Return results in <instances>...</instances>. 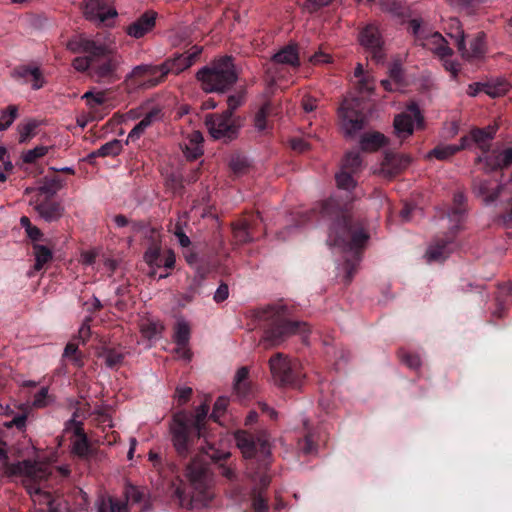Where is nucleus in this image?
Segmentation results:
<instances>
[{"instance_id": "nucleus-13", "label": "nucleus", "mask_w": 512, "mask_h": 512, "mask_svg": "<svg viewBox=\"0 0 512 512\" xmlns=\"http://www.w3.org/2000/svg\"><path fill=\"white\" fill-rule=\"evenodd\" d=\"M358 41L368 56L376 63H380L384 60L385 42L378 25L368 23L363 26L358 34Z\"/></svg>"}, {"instance_id": "nucleus-63", "label": "nucleus", "mask_w": 512, "mask_h": 512, "mask_svg": "<svg viewBox=\"0 0 512 512\" xmlns=\"http://www.w3.org/2000/svg\"><path fill=\"white\" fill-rule=\"evenodd\" d=\"M332 0H306L304 9L309 13H315L324 6L330 4Z\"/></svg>"}, {"instance_id": "nucleus-4", "label": "nucleus", "mask_w": 512, "mask_h": 512, "mask_svg": "<svg viewBox=\"0 0 512 512\" xmlns=\"http://www.w3.org/2000/svg\"><path fill=\"white\" fill-rule=\"evenodd\" d=\"M290 315L289 307L283 303L271 304L254 311L253 317L263 330L261 344L264 348L279 346L292 335L308 331L307 323L293 321Z\"/></svg>"}, {"instance_id": "nucleus-45", "label": "nucleus", "mask_w": 512, "mask_h": 512, "mask_svg": "<svg viewBox=\"0 0 512 512\" xmlns=\"http://www.w3.org/2000/svg\"><path fill=\"white\" fill-rule=\"evenodd\" d=\"M362 167V158L358 151L347 152L343 161L341 169L347 170L357 174Z\"/></svg>"}, {"instance_id": "nucleus-10", "label": "nucleus", "mask_w": 512, "mask_h": 512, "mask_svg": "<svg viewBox=\"0 0 512 512\" xmlns=\"http://www.w3.org/2000/svg\"><path fill=\"white\" fill-rule=\"evenodd\" d=\"M270 371L274 382L283 387L299 388L302 383V373L296 361L277 353L269 361Z\"/></svg>"}, {"instance_id": "nucleus-2", "label": "nucleus", "mask_w": 512, "mask_h": 512, "mask_svg": "<svg viewBox=\"0 0 512 512\" xmlns=\"http://www.w3.org/2000/svg\"><path fill=\"white\" fill-rule=\"evenodd\" d=\"M0 463L7 477H22V483L30 495L35 512H78L72 509L68 500L52 491L51 470L30 459L10 463L7 444L0 439Z\"/></svg>"}, {"instance_id": "nucleus-35", "label": "nucleus", "mask_w": 512, "mask_h": 512, "mask_svg": "<svg viewBox=\"0 0 512 512\" xmlns=\"http://www.w3.org/2000/svg\"><path fill=\"white\" fill-rule=\"evenodd\" d=\"M148 457L149 461L153 465V468L163 478H167L169 476V473H175L179 469L178 466L174 463H164L162 457L154 451H150Z\"/></svg>"}, {"instance_id": "nucleus-53", "label": "nucleus", "mask_w": 512, "mask_h": 512, "mask_svg": "<svg viewBox=\"0 0 512 512\" xmlns=\"http://www.w3.org/2000/svg\"><path fill=\"white\" fill-rule=\"evenodd\" d=\"M37 127H38V122L35 120H31L24 125H19L18 126V130H19V134H20L19 142L25 143V142L29 141L35 135V130Z\"/></svg>"}, {"instance_id": "nucleus-19", "label": "nucleus", "mask_w": 512, "mask_h": 512, "mask_svg": "<svg viewBox=\"0 0 512 512\" xmlns=\"http://www.w3.org/2000/svg\"><path fill=\"white\" fill-rule=\"evenodd\" d=\"M202 53V47L193 46L190 50L182 54H175L173 57L167 58L163 63L167 70V75H178L184 70L190 68Z\"/></svg>"}, {"instance_id": "nucleus-37", "label": "nucleus", "mask_w": 512, "mask_h": 512, "mask_svg": "<svg viewBox=\"0 0 512 512\" xmlns=\"http://www.w3.org/2000/svg\"><path fill=\"white\" fill-rule=\"evenodd\" d=\"M33 254L35 256L34 270L40 271L53 259V253L50 248L42 244H33Z\"/></svg>"}, {"instance_id": "nucleus-55", "label": "nucleus", "mask_w": 512, "mask_h": 512, "mask_svg": "<svg viewBox=\"0 0 512 512\" xmlns=\"http://www.w3.org/2000/svg\"><path fill=\"white\" fill-rule=\"evenodd\" d=\"M48 152V147L46 146H37L33 149L28 150L23 155V161L28 164H32L36 162L39 158L45 156Z\"/></svg>"}, {"instance_id": "nucleus-12", "label": "nucleus", "mask_w": 512, "mask_h": 512, "mask_svg": "<svg viewBox=\"0 0 512 512\" xmlns=\"http://www.w3.org/2000/svg\"><path fill=\"white\" fill-rule=\"evenodd\" d=\"M341 125L346 136L353 137L366 123L364 103L359 98H346L339 108Z\"/></svg>"}, {"instance_id": "nucleus-38", "label": "nucleus", "mask_w": 512, "mask_h": 512, "mask_svg": "<svg viewBox=\"0 0 512 512\" xmlns=\"http://www.w3.org/2000/svg\"><path fill=\"white\" fill-rule=\"evenodd\" d=\"M248 376L249 370L247 367L239 368L235 375L234 390L241 398H246L250 394Z\"/></svg>"}, {"instance_id": "nucleus-51", "label": "nucleus", "mask_w": 512, "mask_h": 512, "mask_svg": "<svg viewBox=\"0 0 512 512\" xmlns=\"http://www.w3.org/2000/svg\"><path fill=\"white\" fill-rule=\"evenodd\" d=\"M398 356L402 363H404L408 368L416 370L421 366V358L418 354L411 353L404 349H400L398 352Z\"/></svg>"}, {"instance_id": "nucleus-30", "label": "nucleus", "mask_w": 512, "mask_h": 512, "mask_svg": "<svg viewBox=\"0 0 512 512\" xmlns=\"http://www.w3.org/2000/svg\"><path fill=\"white\" fill-rule=\"evenodd\" d=\"M124 495L126 501L124 504L127 505V509L130 507L133 508L134 505L140 506V511H143L146 509V502H145V493L143 490L139 489L137 486L128 484L125 486L124 489Z\"/></svg>"}, {"instance_id": "nucleus-7", "label": "nucleus", "mask_w": 512, "mask_h": 512, "mask_svg": "<svg viewBox=\"0 0 512 512\" xmlns=\"http://www.w3.org/2000/svg\"><path fill=\"white\" fill-rule=\"evenodd\" d=\"M209 404L203 403L196 409L194 418L180 413L174 416L170 431L173 446L181 460L191 456L196 442L205 438V420L209 412Z\"/></svg>"}, {"instance_id": "nucleus-3", "label": "nucleus", "mask_w": 512, "mask_h": 512, "mask_svg": "<svg viewBox=\"0 0 512 512\" xmlns=\"http://www.w3.org/2000/svg\"><path fill=\"white\" fill-rule=\"evenodd\" d=\"M238 448L243 457L248 460L247 473L257 481V487L251 492L254 512H268V502L265 491L270 485L271 478L267 471L270 465L271 447L265 431L254 435L247 431H238L235 434Z\"/></svg>"}, {"instance_id": "nucleus-62", "label": "nucleus", "mask_w": 512, "mask_h": 512, "mask_svg": "<svg viewBox=\"0 0 512 512\" xmlns=\"http://www.w3.org/2000/svg\"><path fill=\"white\" fill-rule=\"evenodd\" d=\"M248 166V161L245 158L239 156L232 158L230 162L232 171L238 175L243 174L247 170Z\"/></svg>"}, {"instance_id": "nucleus-39", "label": "nucleus", "mask_w": 512, "mask_h": 512, "mask_svg": "<svg viewBox=\"0 0 512 512\" xmlns=\"http://www.w3.org/2000/svg\"><path fill=\"white\" fill-rule=\"evenodd\" d=\"M64 185V180L59 176L45 177L44 183L38 188L39 196L46 195L45 198L53 197Z\"/></svg>"}, {"instance_id": "nucleus-8", "label": "nucleus", "mask_w": 512, "mask_h": 512, "mask_svg": "<svg viewBox=\"0 0 512 512\" xmlns=\"http://www.w3.org/2000/svg\"><path fill=\"white\" fill-rule=\"evenodd\" d=\"M232 56H222L202 67L196 73V79L206 93H225L238 80V71Z\"/></svg>"}, {"instance_id": "nucleus-33", "label": "nucleus", "mask_w": 512, "mask_h": 512, "mask_svg": "<svg viewBox=\"0 0 512 512\" xmlns=\"http://www.w3.org/2000/svg\"><path fill=\"white\" fill-rule=\"evenodd\" d=\"M493 131L488 129L475 128L471 130L469 138L468 148L472 143H475L482 151L486 152L489 150V141L493 138Z\"/></svg>"}, {"instance_id": "nucleus-5", "label": "nucleus", "mask_w": 512, "mask_h": 512, "mask_svg": "<svg viewBox=\"0 0 512 512\" xmlns=\"http://www.w3.org/2000/svg\"><path fill=\"white\" fill-rule=\"evenodd\" d=\"M67 49L71 52L92 53V78L97 82L112 83L119 79L117 70L123 63V58L102 39L88 38L83 34L76 35L68 40Z\"/></svg>"}, {"instance_id": "nucleus-57", "label": "nucleus", "mask_w": 512, "mask_h": 512, "mask_svg": "<svg viewBox=\"0 0 512 512\" xmlns=\"http://www.w3.org/2000/svg\"><path fill=\"white\" fill-rule=\"evenodd\" d=\"M300 451L305 455H310L316 452V444L311 434H307L302 440L298 442Z\"/></svg>"}, {"instance_id": "nucleus-36", "label": "nucleus", "mask_w": 512, "mask_h": 512, "mask_svg": "<svg viewBox=\"0 0 512 512\" xmlns=\"http://www.w3.org/2000/svg\"><path fill=\"white\" fill-rule=\"evenodd\" d=\"M428 41H430L432 44H434V47L431 49L442 60L452 56L453 50L448 46V42L445 40V38L439 32L432 33L429 36Z\"/></svg>"}, {"instance_id": "nucleus-49", "label": "nucleus", "mask_w": 512, "mask_h": 512, "mask_svg": "<svg viewBox=\"0 0 512 512\" xmlns=\"http://www.w3.org/2000/svg\"><path fill=\"white\" fill-rule=\"evenodd\" d=\"M85 56L76 57L72 61V66L78 72H89V75L92 77V62L94 57H92V53L83 52Z\"/></svg>"}, {"instance_id": "nucleus-17", "label": "nucleus", "mask_w": 512, "mask_h": 512, "mask_svg": "<svg viewBox=\"0 0 512 512\" xmlns=\"http://www.w3.org/2000/svg\"><path fill=\"white\" fill-rule=\"evenodd\" d=\"M11 77L20 84L30 85L33 90H39L45 84V78L40 67L34 63L14 67L11 71Z\"/></svg>"}, {"instance_id": "nucleus-64", "label": "nucleus", "mask_w": 512, "mask_h": 512, "mask_svg": "<svg viewBox=\"0 0 512 512\" xmlns=\"http://www.w3.org/2000/svg\"><path fill=\"white\" fill-rule=\"evenodd\" d=\"M48 388L42 387L34 396L33 406L42 408L47 405Z\"/></svg>"}, {"instance_id": "nucleus-24", "label": "nucleus", "mask_w": 512, "mask_h": 512, "mask_svg": "<svg viewBox=\"0 0 512 512\" xmlns=\"http://www.w3.org/2000/svg\"><path fill=\"white\" fill-rule=\"evenodd\" d=\"M35 210L38 215L46 222H54L60 219L63 215V206L51 198L40 199L37 198Z\"/></svg>"}, {"instance_id": "nucleus-40", "label": "nucleus", "mask_w": 512, "mask_h": 512, "mask_svg": "<svg viewBox=\"0 0 512 512\" xmlns=\"http://www.w3.org/2000/svg\"><path fill=\"white\" fill-rule=\"evenodd\" d=\"M97 512H128V510L123 501L111 496H103L98 501Z\"/></svg>"}, {"instance_id": "nucleus-20", "label": "nucleus", "mask_w": 512, "mask_h": 512, "mask_svg": "<svg viewBox=\"0 0 512 512\" xmlns=\"http://www.w3.org/2000/svg\"><path fill=\"white\" fill-rule=\"evenodd\" d=\"M84 15L89 21L109 25V21L117 16V11L106 0H87Z\"/></svg>"}, {"instance_id": "nucleus-14", "label": "nucleus", "mask_w": 512, "mask_h": 512, "mask_svg": "<svg viewBox=\"0 0 512 512\" xmlns=\"http://www.w3.org/2000/svg\"><path fill=\"white\" fill-rule=\"evenodd\" d=\"M414 125L418 129L424 128V117L419 106L412 102L407 106L406 112L397 115L394 119V129L398 137L405 139L414 131Z\"/></svg>"}, {"instance_id": "nucleus-15", "label": "nucleus", "mask_w": 512, "mask_h": 512, "mask_svg": "<svg viewBox=\"0 0 512 512\" xmlns=\"http://www.w3.org/2000/svg\"><path fill=\"white\" fill-rule=\"evenodd\" d=\"M262 223L259 212L246 213L242 218L233 223V237L239 244H245L255 239L257 228Z\"/></svg>"}, {"instance_id": "nucleus-41", "label": "nucleus", "mask_w": 512, "mask_h": 512, "mask_svg": "<svg viewBox=\"0 0 512 512\" xmlns=\"http://www.w3.org/2000/svg\"><path fill=\"white\" fill-rule=\"evenodd\" d=\"M275 107L271 102H265L254 118V125L257 130L265 131L268 129L267 118L274 114Z\"/></svg>"}, {"instance_id": "nucleus-16", "label": "nucleus", "mask_w": 512, "mask_h": 512, "mask_svg": "<svg viewBox=\"0 0 512 512\" xmlns=\"http://www.w3.org/2000/svg\"><path fill=\"white\" fill-rule=\"evenodd\" d=\"M143 259L150 268L174 269L176 256L173 250L167 249L162 252L161 243L152 241L144 252Z\"/></svg>"}, {"instance_id": "nucleus-56", "label": "nucleus", "mask_w": 512, "mask_h": 512, "mask_svg": "<svg viewBox=\"0 0 512 512\" xmlns=\"http://www.w3.org/2000/svg\"><path fill=\"white\" fill-rule=\"evenodd\" d=\"M228 403V398L223 396L219 397L214 403L213 411L210 415V418L213 419L215 422H220V417L226 411Z\"/></svg>"}, {"instance_id": "nucleus-34", "label": "nucleus", "mask_w": 512, "mask_h": 512, "mask_svg": "<svg viewBox=\"0 0 512 512\" xmlns=\"http://www.w3.org/2000/svg\"><path fill=\"white\" fill-rule=\"evenodd\" d=\"M484 93L491 98L504 96L510 89V84L501 78L483 82Z\"/></svg>"}, {"instance_id": "nucleus-44", "label": "nucleus", "mask_w": 512, "mask_h": 512, "mask_svg": "<svg viewBox=\"0 0 512 512\" xmlns=\"http://www.w3.org/2000/svg\"><path fill=\"white\" fill-rule=\"evenodd\" d=\"M173 339L176 345H180V349H183V346H188L190 340V327L187 322H177Z\"/></svg>"}, {"instance_id": "nucleus-48", "label": "nucleus", "mask_w": 512, "mask_h": 512, "mask_svg": "<svg viewBox=\"0 0 512 512\" xmlns=\"http://www.w3.org/2000/svg\"><path fill=\"white\" fill-rule=\"evenodd\" d=\"M353 172H349L347 170L341 169L339 173L336 174V183L340 189H344L347 191H351L356 186V181L354 179Z\"/></svg>"}, {"instance_id": "nucleus-52", "label": "nucleus", "mask_w": 512, "mask_h": 512, "mask_svg": "<svg viewBox=\"0 0 512 512\" xmlns=\"http://www.w3.org/2000/svg\"><path fill=\"white\" fill-rule=\"evenodd\" d=\"M244 100L245 90H240L237 93L230 95L227 99L228 108L224 112L230 115H235V110L244 103Z\"/></svg>"}, {"instance_id": "nucleus-28", "label": "nucleus", "mask_w": 512, "mask_h": 512, "mask_svg": "<svg viewBox=\"0 0 512 512\" xmlns=\"http://www.w3.org/2000/svg\"><path fill=\"white\" fill-rule=\"evenodd\" d=\"M272 61L293 67L300 65L299 53L295 45H287L272 56Z\"/></svg>"}, {"instance_id": "nucleus-47", "label": "nucleus", "mask_w": 512, "mask_h": 512, "mask_svg": "<svg viewBox=\"0 0 512 512\" xmlns=\"http://www.w3.org/2000/svg\"><path fill=\"white\" fill-rule=\"evenodd\" d=\"M73 452L81 458H90L95 454V450L90 445L87 437L75 440L73 444Z\"/></svg>"}, {"instance_id": "nucleus-1", "label": "nucleus", "mask_w": 512, "mask_h": 512, "mask_svg": "<svg viewBox=\"0 0 512 512\" xmlns=\"http://www.w3.org/2000/svg\"><path fill=\"white\" fill-rule=\"evenodd\" d=\"M296 226L308 223L329 221L328 242L352 254L344 263V282L349 284L362 258V251L369 239L366 223L354 218L347 209H343L335 199L314 204L312 208L297 213Z\"/></svg>"}, {"instance_id": "nucleus-61", "label": "nucleus", "mask_w": 512, "mask_h": 512, "mask_svg": "<svg viewBox=\"0 0 512 512\" xmlns=\"http://www.w3.org/2000/svg\"><path fill=\"white\" fill-rule=\"evenodd\" d=\"M173 234L175 235L179 244L182 247L188 248L191 245V241H190L189 237L185 234L183 227H182V223L180 221H178L175 224L174 229H173Z\"/></svg>"}, {"instance_id": "nucleus-9", "label": "nucleus", "mask_w": 512, "mask_h": 512, "mask_svg": "<svg viewBox=\"0 0 512 512\" xmlns=\"http://www.w3.org/2000/svg\"><path fill=\"white\" fill-rule=\"evenodd\" d=\"M466 197L462 192H456L453 196V206L448 212V217L454 226L449 233L441 236H436L426 251L427 261L443 262L449 255L457 248L455 235L459 230V223L462 221L466 212Z\"/></svg>"}, {"instance_id": "nucleus-32", "label": "nucleus", "mask_w": 512, "mask_h": 512, "mask_svg": "<svg viewBox=\"0 0 512 512\" xmlns=\"http://www.w3.org/2000/svg\"><path fill=\"white\" fill-rule=\"evenodd\" d=\"M387 143V138L380 132L365 133L360 140L361 149L373 152L383 147Z\"/></svg>"}, {"instance_id": "nucleus-26", "label": "nucleus", "mask_w": 512, "mask_h": 512, "mask_svg": "<svg viewBox=\"0 0 512 512\" xmlns=\"http://www.w3.org/2000/svg\"><path fill=\"white\" fill-rule=\"evenodd\" d=\"M204 138L200 131H193L181 144L182 151L188 160H196L203 154Z\"/></svg>"}, {"instance_id": "nucleus-59", "label": "nucleus", "mask_w": 512, "mask_h": 512, "mask_svg": "<svg viewBox=\"0 0 512 512\" xmlns=\"http://www.w3.org/2000/svg\"><path fill=\"white\" fill-rule=\"evenodd\" d=\"M409 29L418 41L429 40V36L422 28L421 21L419 19H412L409 22Z\"/></svg>"}, {"instance_id": "nucleus-31", "label": "nucleus", "mask_w": 512, "mask_h": 512, "mask_svg": "<svg viewBox=\"0 0 512 512\" xmlns=\"http://www.w3.org/2000/svg\"><path fill=\"white\" fill-rule=\"evenodd\" d=\"M147 79L141 84L145 85V88H152L162 83L167 75V70L162 62L159 65L147 64Z\"/></svg>"}, {"instance_id": "nucleus-25", "label": "nucleus", "mask_w": 512, "mask_h": 512, "mask_svg": "<svg viewBox=\"0 0 512 512\" xmlns=\"http://www.w3.org/2000/svg\"><path fill=\"white\" fill-rule=\"evenodd\" d=\"M157 13L154 11H146L136 21L127 26L126 32L134 38H141L150 32L156 23Z\"/></svg>"}, {"instance_id": "nucleus-29", "label": "nucleus", "mask_w": 512, "mask_h": 512, "mask_svg": "<svg viewBox=\"0 0 512 512\" xmlns=\"http://www.w3.org/2000/svg\"><path fill=\"white\" fill-rule=\"evenodd\" d=\"M122 149V142L118 139H113L103 144L99 149L89 153L87 160L92 163L93 160L97 157H115L121 153Z\"/></svg>"}, {"instance_id": "nucleus-6", "label": "nucleus", "mask_w": 512, "mask_h": 512, "mask_svg": "<svg viewBox=\"0 0 512 512\" xmlns=\"http://www.w3.org/2000/svg\"><path fill=\"white\" fill-rule=\"evenodd\" d=\"M183 466L193 492H187L185 487L179 485L173 492L174 500L178 502L179 506L187 509L208 505L212 500V494L210 492L211 473L207 463L202 458L195 456Z\"/></svg>"}, {"instance_id": "nucleus-11", "label": "nucleus", "mask_w": 512, "mask_h": 512, "mask_svg": "<svg viewBox=\"0 0 512 512\" xmlns=\"http://www.w3.org/2000/svg\"><path fill=\"white\" fill-rule=\"evenodd\" d=\"M205 125L214 139L229 142L238 136L241 118L225 112L208 114L205 117Z\"/></svg>"}, {"instance_id": "nucleus-21", "label": "nucleus", "mask_w": 512, "mask_h": 512, "mask_svg": "<svg viewBox=\"0 0 512 512\" xmlns=\"http://www.w3.org/2000/svg\"><path fill=\"white\" fill-rule=\"evenodd\" d=\"M455 45L462 57L471 61L480 59L485 53V34L480 32L470 42L469 49L466 47L465 35L463 31H458L455 36Z\"/></svg>"}, {"instance_id": "nucleus-18", "label": "nucleus", "mask_w": 512, "mask_h": 512, "mask_svg": "<svg viewBox=\"0 0 512 512\" xmlns=\"http://www.w3.org/2000/svg\"><path fill=\"white\" fill-rule=\"evenodd\" d=\"M411 163V157L406 154L386 151L381 162L380 174L392 179L401 174Z\"/></svg>"}, {"instance_id": "nucleus-54", "label": "nucleus", "mask_w": 512, "mask_h": 512, "mask_svg": "<svg viewBox=\"0 0 512 512\" xmlns=\"http://www.w3.org/2000/svg\"><path fill=\"white\" fill-rule=\"evenodd\" d=\"M354 76L358 79L359 89L362 92H369L372 90L369 75L365 74L362 64H358L354 71Z\"/></svg>"}, {"instance_id": "nucleus-46", "label": "nucleus", "mask_w": 512, "mask_h": 512, "mask_svg": "<svg viewBox=\"0 0 512 512\" xmlns=\"http://www.w3.org/2000/svg\"><path fill=\"white\" fill-rule=\"evenodd\" d=\"M147 64H141L133 68V70L127 75L126 81H130L132 85L136 87L145 88L144 84L147 79Z\"/></svg>"}, {"instance_id": "nucleus-43", "label": "nucleus", "mask_w": 512, "mask_h": 512, "mask_svg": "<svg viewBox=\"0 0 512 512\" xmlns=\"http://www.w3.org/2000/svg\"><path fill=\"white\" fill-rule=\"evenodd\" d=\"M100 356L104 358L105 364L109 368L118 367L124 359V355L120 351L109 346L102 348Z\"/></svg>"}, {"instance_id": "nucleus-50", "label": "nucleus", "mask_w": 512, "mask_h": 512, "mask_svg": "<svg viewBox=\"0 0 512 512\" xmlns=\"http://www.w3.org/2000/svg\"><path fill=\"white\" fill-rule=\"evenodd\" d=\"M18 116V107L16 105H9L0 116V131L9 128Z\"/></svg>"}, {"instance_id": "nucleus-22", "label": "nucleus", "mask_w": 512, "mask_h": 512, "mask_svg": "<svg viewBox=\"0 0 512 512\" xmlns=\"http://www.w3.org/2000/svg\"><path fill=\"white\" fill-rule=\"evenodd\" d=\"M204 442L206 446H200L203 455L207 456L212 462L219 464V473L228 480L233 481L236 478L234 469L222 463V461L230 457V453L215 448L206 439H204Z\"/></svg>"}, {"instance_id": "nucleus-42", "label": "nucleus", "mask_w": 512, "mask_h": 512, "mask_svg": "<svg viewBox=\"0 0 512 512\" xmlns=\"http://www.w3.org/2000/svg\"><path fill=\"white\" fill-rule=\"evenodd\" d=\"M507 298H511L512 300V284L505 283L499 286L496 296L497 309L495 314L500 318L505 314V302Z\"/></svg>"}, {"instance_id": "nucleus-58", "label": "nucleus", "mask_w": 512, "mask_h": 512, "mask_svg": "<svg viewBox=\"0 0 512 512\" xmlns=\"http://www.w3.org/2000/svg\"><path fill=\"white\" fill-rule=\"evenodd\" d=\"M496 168L503 169L512 165V148H507L503 150L496 157Z\"/></svg>"}, {"instance_id": "nucleus-23", "label": "nucleus", "mask_w": 512, "mask_h": 512, "mask_svg": "<svg viewBox=\"0 0 512 512\" xmlns=\"http://www.w3.org/2000/svg\"><path fill=\"white\" fill-rule=\"evenodd\" d=\"M473 191L486 204H490L499 197L502 192V185L495 183L491 179L476 178L473 181Z\"/></svg>"}, {"instance_id": "nucleus-27", "label": "nucleus", "mask_w": 512, "mask_h": 512, "mask_svg": "<svg viewBox=\"0 0 512 512\" xmlns=\"http://www.w3.org/2000/svg\"><path fill=\"white\" fill-rule=\"evenodd\" d=\"M469 138L467 136H463L460 140V145H437L433 148L428 154V158H436L437 160H447L457 152L463 149L468 148Z\"/></svg>"}, {"instance_id": "nucleus-60", "label": "nucleus", "mask_w": 512, "mask_h": 512, "mask_svg": "<svg viewBox=\"0 0 512 512\" xmlns=\"http://www.w3.org/2000/svg\"><path fill=\"white\" fill-rule=\"evenodd\" d=\"M86 100L87 105L90 108H96L99 105H102L105 101L103 93H93L91 91L86 92L83 97Z\"/></svg>"}]
</instances>
